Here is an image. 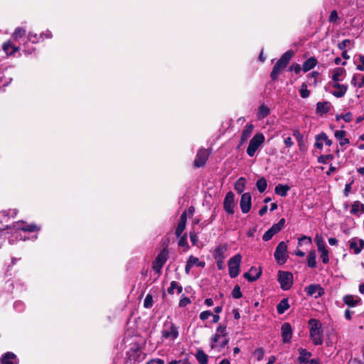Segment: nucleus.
Returning a JSON list of instances; mask_svg holds the SVG:
<instances>
[{"label":"nucleus","mask_w":364,"mask_h":364,"mask_svg":"<svg viewBox=\"0 0 364 364\" xmlns=\"http://www.w3.org/2000/svg\"><path fill=\"white\" fill-rule=\"evenodd\" d=\"M240 206L242 213H247L252 207V196L250 193H245L242 195Z\"/></svg>","instance_id":"9b49d317"},{"label":"nucleus","mask_w":364,"mask_h":364,"mask_svg":"<svg viewBox=\"0 0 364 364\" xmlns=\"http://www.w3.org/2000/svg\"><path fill=\"white\" fill-rule=\"evenodd\" d=\"M333 159V156L332 154L327 155H321L318 158V161L321 164H326Z\"/></svg>","instance_id":"a18cd8bd"},{"label":"nucleus","mask_w":364,"mask_h":364,"mask_svg":"<svg viewBox=\"0 0 364 364\" xmlns=\"http://www.w3.org/2000/svg\"><path fill=\"white\" fill-rule=\"evenodd\" d=\"M316 59L314 58H310L307 59L303 64L302 70L304 72L310 70L316 66Z\"/></svg>","instance_id":"cd10ccee"},{"label":"nucleus","mask_w":364,"mask_h":364,"mask_svg":"<svg viewBox=\"0 0 364 364\" xmlns=\"http://www.w3.org/2000/svg\"><path fill=\"white\" fill-rule=\"evenodd\" d=\"M226 328L225 325L221 323L217 327L215 333L211 338V348L215 349L218 347V343L220 340L227 336Z\"/></svg>","instance_id":"0eeeda50"},{"label":"nucleus","mask_w":364,"mask_h":364,"mask_svg":"<svg viewBox=\"0 0 364 364\" xmlns=\"http://www.w3.org/2000/svg\"><path fill=\"white\" fill-rule=\"evenodd\" d=\"M352 43L353 41L349 39L343 40V41L338 43V48L340 50H344L347 46L350 45Z\"/></svg>","instance_id":"603ef678"},{"label":"nucleus","mask_w":364,"mask_h":364,"mask_svg":"<svg viewBox=\"0 0 364 364\" xmlns=\"http://www.w3.org/2000/svg\"><path fill=\"white\" fill-rule=\"evenodd\" d=\"M228 342L229 340L226 337L221 338L220 341L218 343V345H219V346L215 348L218 349V350H220L221 349L225 347Z\"/></svg>","instance_id":"6e6d98bb"},{"label":"nucleus","mask_w":364,"mask_h":364,"mask_svg":"<svg viewBox=\"0 0 364 364\" xmlns=\"http://www.w3.org/2000/svg\"><path fill=\"white\" fill-rule=\"evenodd\" d=\"M264 136L262 133L256 134L250 141L247 149L249 156H253L257 149L264 143Z\"/></svg>","instance_id":"7ed1b4c3"},{"label":"nucleus","mask_w":364,"mask_h":364,"mask_svg":"<svg viewBox=\"0 0 364 364\" xmlns=\"http://www.w3.org/2000/svg\"><path fill=\"white\" fill-rule=\"evenodd\" d=\"M287 245L284 242H280L277 247H276L274 252V258L277 263L282 264H284L288 258V255L287 254Z\"/></svg>","instance_id":"423d86ee"},{"label":"nucleus","mask_w":364,"mask_h":364,"mask_svg":"<svg viewBox=\"0 0 364 364\" xmlns=\"http://www.w3.org/2000/svg\"><path fill=\"white\" fill-rule=\"evenodd\" d=\"M285 219L282 218L277 223L274 224L271 228V230L274 233V235L279 232L284 226Z\"/></svg>","instance_id":"e433bc0d"},{"label":"nucleus","mask_w":364,"mask_h":364,"mask_svg":"<svg viewBox=\"0 0 364 364\" xmlns=\"http://www.w3.org/2000/svg\"><path fill=\"white\" fill-rule=\"evenodd\" d=\"M281 333L283 343L290 342L292 337V328L289 323H284L281 327Z\"/></svg>","instance_id":"2eb2a0df"},{"label":"nucleus","mask_w":364,"mask_h":364,"mask_svg":"<svg viewBox=\"0 0 364 364\" xmlns=\"http://www.w3.org/2000/svg\"><path fill=\"white\" fill-rule=\"evenodd\" d=\"M210 316H213V314L210 311H204L200 314L199 317L201 320L205 321L208 319Z\"/></svg>","instance_id":"0e129e2a"},{"label":"nucleus","mask_w":364,"mask_h":364,"mask_svg":"<svg viewBox=\"0 0 364 364\" xmlns=\"http://www.w3.org/2000/svg\"><path fill=\"white\" fill-rule=\"evenodd\" d=\"M168 250L167 247L163 248V250L157 255L156 259L152 264V268L156 273H160L161 269L164 264L168 259Z\"/></svg>","instance_id":"20e7f679"},{"label":"nucleus","mask_w":364,"mask_h":364,"mask_svg":"<svg viewBox=\"0 0 364 364\" xmlns=\"http://www.w3.org/2000/svg\"><path fill=\"white\" fill-rule=\"evenodd\" d=\"M235 194L232 191H229L224 199L223 208L224 210L230 215L235 213Z\"/></svg>","instance_id":"1a4fd4ad"},{"label":"nucleus","mask_w":364,"mask_h":364,"mask_svg":"<svg viewBox=\"0 0 364 364\" xmlns=\"http://www.w3.org/2000/svg\"><path fill=\"white\" fill-rule=\"evenodd\" d=\"M302 242H305L306 244L311 245L312 242L311 238L310 237L304 235L301 237L299 238V242L298 245L299 246L301 245Z\"/></svg>","instance_id":"bf43d9fd"},{"label":"nucleus","mask_w":364,"mask_h":364,"mask_svg":"<svg viewBox=\"0 0 364 364\" xmlns=\"http://www.w3.org/2000/svg\"><path fill=\"white\" fill-rule=\"evenodd\" d=\"M346 135V132L344 130H337L334 133L335 137L339 141L343 140Z\"/></svg>","instance_id":"4d7b16f0"},{"label":"nucleus","mask_w":364,"mask_h":364,"mask_svg":"<svg viewBox=\"0 0 364 364\" xmlns=\"http://www.w3.org/2000/svg\"><path fill=\"white\" fill-rule=\"evenodd\" d=\"M360 61L361 64L357 65V70L360 71H364V55L359 56Z\"/></svg>","instance_id":"338daca9"},{"label":"nucleus","mask_w":364,"mask_h":364,"mask_svg":"<svg viewBox=\"0 0 364 364\" xmlns=\"http://www.w3.org/2000/svg\"><path fill=\"white\" fill-rule=\"evenodd\" d=\"M299 357L298 360L300 363H306L309 362V358L311 356V353L307 351L306 349L299 348Z\"/></svg>","instance_id":"b1692460"},{"label":"nucleus","mask_w":364,"mask_h":364,"mask_svg":"<svg viewBox=\"0 0 364 364\" xmlns=\"http://www.w3.org/2000/svg\"><path fill=\"white\" fill-rule=\"evenodd\" d=\"M282 71V70L279 68V67H277L276 65H274L270 73L271 78L273 80H276Z\"/></svg>","instance_id":"79ce46f5"},{"label":"nucleus","mask_w":364,"mask_h":364,"mask_svg":"<svg viewBox=\"0 0 364 364\" xmlns=\"http://www.w3.org/2000/svg\"><path fill=\"white\" fill-rule=\"evenodd\" d=\"M336 120H339L340 118H342L346 122H350L352 121L353 119V114L351 112H348L347 113H346L345 114H342V115H337L336 117Z\"/></svg>","instance_id":"c03bdc74"},{"label":"nucleus","mask_w":364,"mask_h":364,"mask_svg":"<svg viewBox=\"0 0 364 364\" xmlns=\"http://www.w3.org/2000/svg\"><path fill=\"white\" fill-rule=\"evenodd\" d=\"M186 228V224L178 223L176 229V235L177 237H180L183 232Z\"/></svg>","instance_id":"5fc2aeb1"},{"label":"nucleus","mask_w":364,"mask_h":364,"mask_svg":"<svg viewBox=\"0 0 364 364\" xmlns=\"http://www.w3.org/2000/svg\"><path fill=\"white\" fill-rule=\"evenodd\" d=\"M21 229L23 231L34 232L36 230L37 227L35 224H30L21 228Z\"/></svg>","instance_id":"680f3d73"},{"label":"nucleus","mask_w":364,"mask_h":364,"mask_svg":"<svg viewBox=\"0 0 364 364\" xmlns=\"http://www.w3.org/2000/svg\"><path fill=\"white\" fill-rule=\"evenodd\" d=\"M2 48L7 55H12L19 50V47L14 46L10 42L4 43Z\"/></svg>","instance_id":"a878e982"},{"label":"nucleus","mask_w":364,"mask_h":364,"mask_svg":"<svg viewBox=\"0 0 364 364\" xmlns=\"http://www.w3.org/2000/svg\"><path fill=\"white\" fill-rule=\"evenodd\" d=\"M188 262L191 265L192 267L193 266L204 267L205 265V263L204 262L199 261L198 258L193 255H191L188 257Z\"/></svg>","instance_id":"72a5a7b5"},{"label":"nucleus","mask_w":364,"mask_h":364,"mask_svg":"<svg viewBox=\"0 0 364 364\" xmlns=\"http://www.w3.org/2000/svg\"><path fill=\"white\" fill-rule=\"evenodd\" d=\"M267 181L264 178H261L257 180L256 186L260 193H263L267 188Z\"/></svg>","instance_id":"4c0bfd02"},{"label":"nucleus","mask_w":364,"mask_h":364,"mask_svg":"<svg viewBox=\"0 0 364 364\" xmlns=\"http://www.w3.org/2000/svg\"><path fill=\"white\" fill-rule=\"evenodd\" d=\"M316 255L315 250H311L309 252L307 256V264L311 268H314L316 266Z\"/></svg>","instance_id":"c756f323"},{"label":"nucleus","mask_w":364,"mask_h":364,"mask_svg":"<svg viewBox=\"0 0 364 364\" xmlns=\"http://www.w3.org/2000/svg\"><path fill=\"white\" fill-rule=\"evenodd\" d=\"M330 110L328 102H319L316 104V112L319 114L327 113Z\"/></svg>","instance_id":"c85d7f7f"},{"label":"nucleus","mask_w":364,"mask_h":364,"mask_svg":"<svg viewBox=\"0 0 364 364\" xmlns=\"http://www.w3.org/2000/svg\"><path fill=\"white\" fill-rule=\"evenodd\" d=\"M232 296L235 299H240L242 296L240 287L238 285H236L232 289Z\"/></svg>","instance_id":"de8ad7c7"},{"label":"nucleus","mask_w":364,"mask_h":364,"mask_svg":"<svg viewBox=\"0 0 364 364\" xmlns=\"http://www.w3.org/2000/svg\"><path fill=\"white\" fill-rule=\"evenodd\" d=\"M25 33H26L25 29H23L22 28H17L14 31V37L16 39H18V38H21L22 36H23L25 35Z\"/></svg>","instance_id":"8fccbe9b"},{"label":"nucleus","mask_w":364,"mask_h":364,"mask_svg":"<svg viewBox=\"0 0 364 364\" xmlns=\"http://www.w3.org/2000/svg\"><path fill=\"white\" fill-rule=\"evenodd\" d=\"M226 250V247L221 245L217 247L214 250L213 257L216 260L217 267L220 270L224 268L225 252Z\"/></svg>","instance_id":"6e6552de"},{"label":"nucleus","mask_w":364,"mask_h":364,"mask_svg":"<svg viewBox=\"0 0 364 364\" xmlns=\"http://www.w3.org/2000/svg\"><path fill=\"white\" fill-rule=\"evenodd\" d=\"M262 274V269L260 267L257 268L252 267L247 272L244 274V277L247 279L248 282H252L258 279Z\"/></svg>","instance_id":"4468645a"},{"label":"nucleus","mask_w":364,"mask_h":364,"mask_svg":"<svg viewBox=\"0 0 364 364\" xmlns=\"http://www.w3.org/2000/svg\"><path fill=\"white\" fill-rule=\"evenodd\" d=\"M314 240L318 247V252H321V251H324V250H327L326 247L325 242H324L323 237L320 235L316 234Z\"/></svg>","instance_id":"2f4dec72"},{"label":"nucleus","mask_w":364,"mask_h":364,"mask_svg":"<svg viewBox=\"0 0 364 364\" xmlns=\"http://www.w3.org/2000/svg\"><path fill=\"white\" fill-rule=\"evenodd\" d=\"M293 55L294 53L292 50L287 51L282 55L275 65L283 70L289 64L290 60L293 57Z\"/></svg>","instance_id":"dca6fc26"},{"label":"nucleus","mask_w":364,"mask_h":364,"mask_svg":"<svg viewBox=\"0 0 364 364\" xmlns=\"http://www.w3.org/2000/svg\"><path fill=\"white\" fill-rule=\"evenodd\" d=\"M0 363L1 364H18V359L14 353L7 352L1 355Z\"/></svg>","instance_id":"a211bd4d"},{"label":"nucleus","mask_w":364,"mask_h":364,"mask_svg":"<svg viewBox=\"0 0 364 364\" xmlns=\"http://www.w3.org/2000/svg\"><path fill=\"white\" fill-rule=\"evenodd\" d=\"M178 244L179 247H186L188 245L186 235L180 237Z\"/></svg>","instance_id":"69168bd1"},{"label":"nucleus","mask_w":364,"mask_h":364,"mask_svg":"<svg viewBox=\"0 0 364 364\" xmlns=\"http://www.w3.org/2000/svg\"><path fill=\"white\" fill-rule=\"evenodd\" d=\"M254 354H255V355L257 356V360L258 361H260L264 358V349L262 348H258L256 350H255Z\"/></svg>","instance_id":"09e8293b"},{"label":"nucleus","mask_w":364,"mask_h":364,"mask_svg":"<svg viewBox=\"0 0 364 364\" xmlns=\"http://www.w3.org/2000/svg\"><path fill=\"white\" fill-rule=\"evenodd\" d=\"M254 129V126L252 124H247L245 127L240 138V144H243L250 136Z\"/></svg>","instance_id":"aec40b11"},{"label":"nucleus","mask_w":364,"mask_h":364,"mask_svg":"<svg viewBox=\"0 0 364 364\" xmlns=\"http://www.w3.org/2000/svg\"><path fill=\"white\" fill-rule=\"evenodd\" d=\"M343 301L349 307H354L360 302V299L358 296L355 297L350 294L343 296Z\"/></svg>","instance_id":"6ab92c4d"},{"label":"nucleus","mask_w":364,"mask_h":364,"mask_svg":"<svg viewBox=\"0 0 364 364\" xmlns=\"http://www.w3.org/2000/svg\"><path fill=\"white\" fill-rule=\"evenodd\" d=\"M289 308L288 299H283L277 306L279 314H284Z\"/></svg>","instance_id":"bb28decb"},{"label":"nucleus","mask_w":364,"mask_h":364,"mask_svg":"<svg viewBox=\"0 0 364 364\" xmlns=\"http://www.w3.org/2000/svg\"><path fill=\"white\" fill-rule=\"evenodd\" d=\"M333 87L338 89V91H334L333 92V95L338 98L343 97L348 90V86L346 85H341L338 82L333 85Z\"/></svg>","instance_id":"4be33fe9"},{"label":"nucleus","mask_w":364,"mask_h":364,"mask_svg":"<svg viewBox=\"0 0 364 364\" xmlns=\"http://www.w3.org/2000/svg\"><path fill=\"white\" fill-rule=\"evenodd\" d=\"M241 262L242 256L240 254H237L229 259L228 265L231 278H235L239 275Z\"/></svg>","instance_id":"f03ea898"},{"label":"nucleus","mask_w":364,"mask_h":364,"mask_svg":"<svg viewBox=\"0 0 364 364\" xmlns=\"http://www.w3.org/2000/svg\"><path fill=\"white\" fill-rule=\"evenodd\" d=\"M153 297L151 294H148L144 301V306L146 309H149L153 306Z\"/></svg>","instance_id":"37998d69"},{"label":"nucleus","mask_w":364,"mask_h":364,"mask_svg":"<svg viewBox=\"0 0 364 364\" xmlns=\"http://www.w3.org/2000/svg\"><path fill=\"white\" fill-rule=\"evenodd\" d=\"M360 203L359 201H355L351 207L350 213L353 215H356L359 211Z\"/></svg>","instance_id":"864d4df0"},{"label":"nucleus","mask_w":364,"mask_h":364,"mask_svg":"<svg viewBox=\"0 0 364 364\" xmlns=\"http://www.w3.org/2000/svg\"><path fill=\"white\" fill-rule=\"evenodd\" d=\"M321 253V258L322 259V262L324 263V264H327L329 261V257H328V251L326 250H324V251H321V252H319Z\"/></svg>","instance_id":"052dcab7"},{"label":"nucleus","mask_w":364,"mask_h":364,"mask_svg":"<svg viewBox=\"0 0 364 364\" xmlns=\"http://www.w3.org/2000/svg\"><path fill=\"white\" fill-rule=\"evenodd\" d=\"M290 190V187L288 185L278 184L274 188V192L277 195L282 197H286L288 191Z\"/></svg>","instance_id":"5701e85b"},{"label":"nucleus","mask_w":364,"mask_h":364,"mask_svg":"<svg viewBox=\"0 0 364 364\" xmlns=\"http://www.w3.org/2000/svg\"><path fill=\"white\" fill-rule=\"evenodd\" d=\"M196 358L200 364H208V357L203 350H198Z\"/></svg>","instance_id":"7c9ffc66"},{"label":"nucleus","mask_w":364,"mask_h":364,"mask_svg":"<svg viewBox=\"0 0 364 364\" xmlns=\"http://www.w3.org/2000/svg\"><path fill=\"white\" fill-rule=\"evenodd\" d=\"M208 156L209 153L208 152V150L205 149H200L194 160V166L197 168L203 166L206 163Z\"/></svg>","instance_id":"f8f14e48"},{"label":"nucleus","mask_w":364,"mask_h":364,"mask_svg":"<svg viewBox=\"0 0 364 364\" xmlns=\"http://www.w3.org/2000/svg\"><path fill=\"white\" fill-rule=\"evenodd\" d=\"M311 326L310 330L320 331L321 325L319 321L315 318H311L309 321Z\"/></svg>","instance_id":"ea45409f"},{"label":"nucleus","mask_w":364,"mask_h":364,"mask_svg":"<svg viewBox=\"0 0 364 364\" xmlns=\"http://www.w3.org/2000/svg\"><path fill=\"white\" fill-rule=\"evenodd\" d=\"M304 291L308 296L317 299L324 294V289L319 284H310L305 287Z\"/></svg>","instance_id":"9d476101"},{"label":"nucleus","mask_w":364,"mask_h":364,"mask_svg":"<svg viewBox=\"0 0 364 364\" xmlns=\"http://www.w3.org/2000/svg\"><path fill=\"white\" fill-rule=\"evenodd\" d=\"M310 337L313 343L316 346L321 345L323 343L321 331L310 330Z\"/></svg>","instance_id":"412c9836"},{"label":"nucleus","mask_w":364,"mask_h":364,"mask_svg":"<svg viewBox=\"0 0 364 364\" xmlns=\"http://www.w3.org/2000/svg\"><path fill=\"white\" fill-rule=\"evenodd\" d=\"M293 55L294 53L292 50L287 51L282 55L275 65L283 70L289 64L290 60L293 57Z\"/></svg>","instance_id":"f3484780"},{"label":"nucleus","mask_w":364,"mask_h":364,"mask_svg":"<svg viewBox=\"0 0 364 364\" xmlns=\"http://www.w3.org/2000/svg\"><path fill=\"white\" fill-rule=\"evenodd\" d=\"M278 281L283 290H288L293 284V275L289 272L279 271L278 272Z\"/></svg>","instance_id":"39448f33"},{"label":"nucleus","mask_w":364,"mask_h":364,"mask_svg":"<svg viewBox=\"0 0 364 364\" xmlns=\"http://www.w3.org/2000/svg\"><path fill=\"white\" fill-rule=\"evenodd\" d=\"M318 139L324 141L327 146H331L332 144V141L329 139L328 136L323 132L318 135Z\"/></svg>","instance_id":"49530a36"},{"label":"nucleus","mask_w":364,"mask_h":364,"mask_svg":"<svg viewBox=\"0 0 364 364\" xmlns=\"http://www.w3.org/2000/svg\"><path fill=\"white\" fill-rule=\"evenodd\" d=\"M299 93L302 98H307L310 95V91L307 89V85L303 83L299 89Z\"/></svg>","instance_id":"a19ab883"},{"label":"nucleus","mask_w":364,"mask_h":364,"mask_svg":"<svg viewBox=\"0 0 364 364\" xmlns=\"http://www.w3.org/2000/svg\"><path fill=\"white\" fill-rule=\"evenodd\" d=\"M345 73V70L343 68H336L333 70L332 79L334 82H338L341 80L340 77Z\"/></svg>","instance_id":"c9c22d12"},{"label":"nucleus","mask_w":364,"mask_h":364,"mask_svg":"<svg viewBox=\"0 0 364 364\" xmlns=\"http://www.w3.org/2000/svg\"><path fill=\"white\" fill-rule=\"evenodd\" d=\"M245 178L243 177L240 178L235 185V189L239 193H242L245 188Z\"/></svg>","instance_id":"473e14b6"},{"label":"nucleus","mask_w":364,"mask_h":364,"mask_svg":"<svg viewBox=\"0 0 364 364\" xmlns=\"http://www.w3.org/2000/svg\"><path fill=\"white\" fill-rule=\"evenodd\" d=\"M162 338L175 340L178 336V328L171 321H166L161 331Z\"/></svg>","instance_id":"f257e3e1"},{"label":"nucleus","mask_w":364,"mask_h":364,"mask_svg":"<svg viewBox=\"0 0 364 364\" xmlns=\"http://www.w3.org/2000/svg\"><path fill=\"white\" fill-rule=\"evenodd\" d=\"M274 235V233L269 228L267 231L264 232V234L262 236V240L264 241H269L272 238V237Z\"/></svg>","instance_id":"13d9d810"},{"label":"nucleus","mask_w":364,"mask_h":364,"mask_svg":"<svg viewBox=\"0 0 364 364\" xmlns=\"http://www.w3.org/2000/svg\"><path fill=\"white\" fill-rule=\"evenodd\" d=\"M189 304H191V299L186 296H183L179 301V306L180 307H185Z\"/></svg>","instance_id":"e2e57ef3"},{"label":"nucleus","mask_w":364,"mask_h":364,"mask_svg":"<svg viewBox=\"0 0 364 364\" xmlns=\"http://www.w3.org/2000/svg\"><path fill=\"white\" fill-rule=\"evenodd\" d=\"M41 38V36H38L36 33H33L30 32L28 34V39L33 43H36L39 41V39Z\"/></svg>","instance_id":"3c124183"},{"label":"nucleus","mask_w":364,"mask_h":364,"mask_svg":"<svg viewBox=\"0 0 364 364\" xmlns=\"http://www.w3.org/2000/svg\"><path fill=\"white\" fill-rule=\"evenodd\" d=\"M351 84L355 87L361 88L364 86V75L361 74H355L353 75Z\"/></svg>","instance_id":"393cba45"},{"label":"nucleus","mask_w":364,"mask_h":364,"mask_svg":"<svg viewBox=\"0 0 364 364\" xmlns=\"http://www.w3.org/2000/svg\"><path fill=\"white\" fill-rule=\"evenodd\" d=\"M293 135L297 139V141H298V145H299V149L300 150H302L303 149V146H304V136L303 135L300 133V132L297 129L294 130V132H293Z\"/></svg>","instance_id":"58836bf2"},{"label":"nucleus","mask_w":364,"mask_h":364,"mask_svg":"<svg viewBox=\"0 0 364 364\" xmlns=\"http://www.w3.org/2000/svg\"><path fill=\"white\" fill-rule=\"evenodd\" d=\"M270 113V110L269 109V107L267 106H266L265 105H262L259 107V111H258V117L260 118V119H263L264 117H266L267 116H268Z\"/></svg>","instance_id":"f704fd0d"},{"label":"nucleus","mask_w":364,"mask_h":364,"mask_svg":"<svg viewBox=\"0 0 364 364\" xmlns=\"http://www.w3.org/2000/svg\"><path fill=\"white\" fill-rule=\"evenodd\" d=\"M348 243L349 248L353 250L355 255L360 253L361 250L364 248V240L363 239L353 237L349 240Z\"/></svg>","instance_id":"ddd939ff"},{"label":"nucleus","mask_w":364,"mask_h":364,"mask_svg":"<svg viewBox=\"0 0 364 364\" xmlns=\"http://www.w3.org/2000/svg\"><path fill=\"white\" fill-rule=\"evenodd\" d=\"M147 364H164V361L161 358L152 359Z\"/></svg>","instance_id":"774afa93"}]
</instances>
